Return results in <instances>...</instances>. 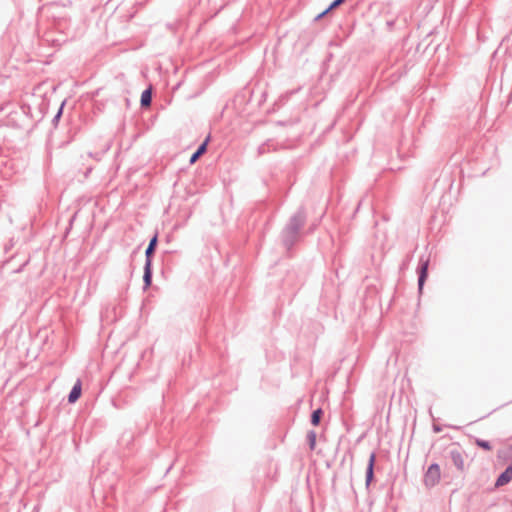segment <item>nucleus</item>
<instances>
[{"mask_svg": "<svg viewBox=\"0 0 512 512\" xmlns=\"http://www.w3.org/2000/svg\"><path fill=\"white\" fill-rule=\"evenodd\" d=\"M307 222V211L304 206H299L290 216L280 232V240L286 251H291L302 235V230Z\"/></svg>", "mask_w": 512, "mask_h": 512, "instance_id": "obj_1", "label": "nucleus"}, {"mask_svg": "<svg viewBox=\"0 0 512 512\" xmlns=\"http://www.w3.org/2000/svg\"><path fill=\"white\" fill-rule=\"evenodd\" d=\"M429 264H430V257L421 255L419 258V261H418L417 269H416L417 275H418L417 288H418L419 294L422 293L425 283L428 279Z\"/></svg>", "mask_w": 512, "mask_h": 512, "instance_id": "obj_2", "label": "nucleus"}, {"mask_svg": "<svg viewBox=\"0 0 512 512\" xmlns=\"http://www.w3.org/2000/svg\"><path fill=\"white\" fill-rule=\"evenodd\" d=\"M441 478L440 466L438 463H431L424 472L423 482L427 488H432L439 483Z\"/></svg>", "mask_w": 512, "mask_h": 512, "instance_id": "obj_3", "label": "nucleus"}, {"mask_svg": "<svg viewBox=\"0 0 512 512\" xmlns=\"http://www.w3.org/2000/svg\"><path fill=\"white\" fill-rule=\"evenodd\" d=\"M255 95L256 89L247 85L235 95L234 101L241 106L252 105Z\"/></svg>", "mask_w": 512, "mask_h": 512, "instance_id": "obj_4", "label": "nucleus"}, {"mask_svg": "<svg viewBox=\"0 0 512 512\" xmlns=\"http://www.w3.org/2000/svg\"><path fill=\"white\" fill-rule=\"evenodd\" d=\"M375 463H376V452L372 451L370 453L367 467H366V472H365V485L367 488L375 480V473H374Z\"/></svg>", "mask_w": 512, "mask_h": 512, "instance_id": "obj_5", "label": "nucleus"}, {"mask_svg": "<svg viewBox=\"0 0 512 512\" xmlns=\"http://www.w3.org/2000/svg\"><path fill=\"white\" fill-rule=\"evenodd\" d=\"M158 231L149 239L148 246L145 250V263H153L154 255L158 246Z\"/></svg>", "mask_w": 512, "mask_h": 512, "instance_id": "obj_6", "label": "nucleus"}, {"mask_svg": "<svg viewBox=\"0 0 512 512\" xmlns=\"http://www.w3.org/2000/svg\"><path fill=\"white\" fill-rule=\"evenodd\" d=\"M176 254V251L171 250H165L162 252L161 255V262H162V273H165L166 271L171 272L174 265V255Z\"/></svg>", "mask_w": 512, "mask_h": 512, "instance_id": "obj_7", "label": "nucleus"}, {"mask_svg": "<svg viewBox=\"0 0 512 512\" xmlns=\"http://www.w3.org/2000/svg\"><path fill=\"white\" fill-rule=\"evenodd\" d=\"M211 140V135L208 134L206 138L200 143L197 147V149L191 154L189 163L194 164L196 163L202 155H204L207 152L208 144Z\"/></svg>", "mask_w": 512, "mask_h": 512, "instance_id": "obj_8", "label": "nucleus"}, {"mask_svg": "<svg viewBox=\"0 0 512 512\" xmlns=\"http://www.w3.org/2000/svg\"><path fill=\"white\" fill-rule=\"evenodd\" d=\"M512 480V461L507 465V467L498 475L495 481L496 487H501Z\"/></svg>", "mask_w": 512, "mask_h": 512, "instance_id": "obj_9", "label": "nucleus"}, {"mask_svg": "<svg viewBox=\"0 0 512 512\" xmlns=\"http://www.w3.org/2000/svg\"><path fill=\"white\" fill-rule=\"evenodd\" d=\"M448 454H449L451 461L455 465V467L460 472H463L464 471V459H463L461 451L458 448H451L448 451Z\"/></svg>", "mask_w": 512, "mask_h": 512, "instance_id": "obj_10", "label": "nucleus"}, {"mask_svg": "<svg viewBox=\"0 0 512 512\" xmlns=\"http://www.w3.org/2000/svg\"><path fill=\"white\" fill-rule=\"evenodd\" d=\"M82 395V382L80 379H77L74 385L72 386L69 394L67 395V402L69 404H74L78 401V399Z\"/></svg>", "mask_w": 512, "mask_h": 512, "instance_id": "obj_11", "label": "nucleus"}, {"mask_svg": "<svg viewBox=\"0 0 512 512\" xmlns=\"http://www.w3.org/2000/svg\"><path fill=\"white\" fill-rule=\"evenodd\" d=\"M143 290L151 287L153 281V263H144Z\"/></svg>", "mask_w": 512, "mask_h": 512, "instance_id": "obj_12", "label": "nucleus"}, {"mask_svg": "<svg viewBox=\"0 0 512 512\" xmlns=\"http://www.w3.org/2000/svg\"><path fill=\"white\" fill-rule=\"evenodd\" d=\"M152 95H153L152 86H148L146 89H144L142 91L141 97H140V106H141V108L146 109V108H149L151 106Z\"/></svg>", "mask_w": 512, "mask_h": 512, "instance_id": "obj_13", "label": "nucleus"}, {"mask_svg": "<svg viewBox=\"0 0 512 512\" xmlns=\"http://www.w3.org/2000/svg\"><path fill=\"white\" fill-rule=\"evenodd\" d=\"M346 0H333L326 9H324L322 12L317 14L313 21L317 22L324 18L328 13H330L332 10L338 8L340 5H342Z\"/></svg>", "mask_w": 512, "mask_h": 512, "instance_id": "obj_14", "label": "nucleus"}, {"mask_svg": "<svg viewBox=\"0 0 512 512\" xmlns=\"http://www.w3.org/2000/svg\"><path fill=\"white\" fill-rule=\"evenodd\" d=\"M53 27L61 34L64 33L65 29L69 27V19L66 17L55 18L53 21Z\"/></svg>", "mask_w": 512, "mask_h": 512, "instance_id": "obj_15", "label": "nucleus"}, {"mask_svg": "<svg viewBox=\"0 0 512 512\" xmlns=\"http://www.w3.org/2000/svg\"><path fill=\"white\" fill-rule=\"evenodd\" d=\"M323 414H324V411L321 407L315 409L312 411L311 415H310V423L313 425V426H318L320 425L321 423V419L323 417Z\"/></svg>", "mask_w": 512, "mask_h": 512, "instance_id": "obj_16", "label": "nucleus"}, {"mask_svg": "<svg viewBox=\"0 0 512 512\" xmlns=\"http://www.w3.org/2000/svg\"><path fill=\"white\" fill-rule=\"evenodd\" d=\"M66 105V100H63L56 112V114L54 115V117L52 118V125L54 128H56L59 124V121L61 119V117L63 116V112H64V107Z\"/></svg>", "mask_w": 512, "mask_h": 512, "instance_id": "obj_17", "label": "nucleus"}, {"mask_svg": "<svg viewBox=\"0 0 512 512\" xmlns=\"http://www.w3.org/2000/svg\"><path fill=\"white\" fill-rule=\"evenodd\" d=\"M307 443L310 450L316 447L317 433L314 430H309L306 435Z\"/></svg>", "mask_w": 512, "mask_h": 512, "instance_id": "obj_18", "label": "nucleus"}, {"mask_svg": "<svg viewBox=\"0 0 512 512\" xmlns=\"http://www.w3.org/2000/svg\"><path fill=\"white\" fill-rule=\"evenodd\" d=\"M475 444L477 447L485 450V451H491L492 450V444L490 441L488 440H484V439H480V438H476L475 439Z\"/></svg>", "mask_w": 512, "mask_h": 512, "instance_id": "obj_19", "label": "nucleus"}, {"mask_svg": "<svg viewBox=\"0 0 512 512\" xmlns=\"http://www.w3.org/2000/svg\"><path fill=\"white\" fill-rule=\"evenodd\" d=\"M257 93H258V99H257V102L255 104V107L259 108L266 101L267 92L264 89L258 88V89H256V94Z\"/></svg>", "mask_w": 512, "mask_h": 512, "instance_id": "obj_20", "label": "nucleus"}, {"mask_svg": "<svg viewBox=\"0 0 512 512\" xmlns=\"http://www.w3.org/2000/svg\"><path fill=\"white\" fill-rule=\"evenodd\" d=\"M271 145H272L271 140H267L266 142L259 145V147L257 149L258 155H264L265 153L269 152Z\"/></svg>", "mask_w": 512, "mask_h": 512, "instance_id": "obj_21", "label": "nucleus"}, {"mask_svg": "<svg viewBox=\"0 0 512 512\" xmlns=\"http://www.w3.org/2000/svg\"><path fill=\"white\" fill-rule=\"evenodd\" d=\"M46 41L51 43L52 46L56 47V46H61L64 42H66V38H49L47 37L46 38Z\"/></svg>", "mask_w": 512, "mask_h": 512, "instance_id": "obj_22", "label": "nucleus"}, {"mask_svg": "<svg viewBox=\"0 0 512 512\" xmlns=\"http://www.w3.org/2000/svg\"><path fill=\"white\" fill-rule=\"evenodd\" d=\"M21 114H23L25 117H28L31 112V107L29 105H23L20 108Z\"/></svg>", "mask_w": 512, "mask_h": 512, "instance_id": "obj_23", "label": "nucleus"}, {"mask_svg": "<svg viewBox=\"0 0 512 512\" xmlns=\"http://www.w3.org/2000/svg\"><path fill=\"white\" fill-rule=\"evenodd\" d=\"M47 109H48V104H47V103L42 102V103L40 104V106H39V111H40V113L42 114V115H41V119L43 118L44 113H45V111H46Z\"/></svg>", "mask_w": 512, "mask_h": 512, "instance_id": "obj_24", "label": "nucleus"}, {"mask_svg": "<svg viewBox=\"0 0 512 512\" xmlns=\"http://www.w3.org/2000/svg\"><path fill=\"white\" fill-rule=\"evenodd\" d=\"M432 430H433L434 433H440L443 430V426L439 425V424H436V423H433Z\"/></svg>", "mask_w": 512, "mask_h": 512, "instance_id": "obj_25", "label": "nucleus"}, {"mask_svg": "<svg viewBox=\"0 0 512 512\" xmlns=\"http://www.w3.org/2000/svg\"><path fill=\"white\" fill-rule=\"evenodd\" d=\"M29 259L25 260L24 263L17 269L14 270L15 273H20L23 271L24 267L28 264Z\"/></svg>", "mask_w": 512, "mask_h": 512, "instance_id": "obj_26", "label": "nucleus"}, {"mask_svg": "<svg viewBox=\"0 0 512 512\" xmlns=\"http://www.w3.org/2000/svg\"><path fill=\"white\" fill-rule=\"evenodd\" d=\"M92 170H93L92 166H89V167L86 168V170L83 173V176H84L85 179H87L89 177V175L92 172Z\"/></svg>", "mask_w": 512, "mask_h": 512, "instance_id": "obj_27", "label": "nucleus"}, {"mask_svg": "<svg viewBox=\"0 0 512 512\" xmlns=\"http://www.w3.org/2000/svg\"><path fill=\"white\" fill-rule=\"evenodd\" d=\"M288 97H289V95H288V94H286V95H282V96L279 98V100L276 102V104H278V103H279V104H283V103H285V102L287 101Z\"/></svg>", "mask_w": 512, "mask_h": 512, "instance_id": "obj_28", "label": "nucleus"}, {"mask_svg": "<svg viewBox=\"0 0 512 512\" xmlns=\"http://www.w3.org/2000/svg\"><path fill=\"white\" fill-rule=\"evenodd\" d=\"M361 204H362V200H360V201L358 202L357 207H356V209H355V211H354V214H356V213L359 211Z\"/></svg>", "mask_w": 512, "mask_h": 512, "instance_id": "obj_29", "label": "nucleus"}, {"mask_svg": "<svg viewBox=\"0 0 512 512\" xmlns=\"http://www.w3.org/2000/svg\"><path fill=\"white\" fill-rule=\"evenodd\" d=\"M76 215H77V213H75V214L71 217V219L69 220V224H70V226H71V225H72V223L74 222V220H75V218H76Z\"/></svg>", "mask_w": 512, "mask_h": 512, "instance_id": "obj_30", "label": "nucleus"}, {"mask_svg": "<svg viewBox=\"0 0 512 512\" xmlns=\"http://www.w3.org/2000/svg\"><path fill=\"white\" fill-rule=\"evenodd\" d=\"M445 426H446V427H448V428H451V429H456V430L460 429V427H458V426H454V425H449V424H447V425H445Z\"/></svg>", "mask_w": 512, "mask_h": 512, "instance_id": "obj_31", "label": "nucleus"}, {"mask_svg": "<svg viewBox=\"0 0 512 512\" xmlns=\"http://www.w3.org/2000/svg\"><path fill=\"white\" fill-rule=\"evenodd\" d=\"M141 246H137L133 251H132V255H135L136 253H138V251L140 250Z\"/></svg>", "mask_w": 512, "mask_h": 512, "instance_id": "obj_32", "label": "nucleus"}, {"mask_svg": "<svg viewBox=\"0 0 512 512\" xmlns=\"http://www.w3.org/2000/svg\"><path fill=\"white\" fill-rule=\"evenodd\" d=\"M387 26L392 28L394 26V21L393 20L387 21Z\"/></svg>", "mask_w": 512, "mask_h": 512, "instance_id": "obj_33", "label": "nucleus"}, {"mask_svg": "<svg viewBox=\"0 0 512 512\" xmlns=\"http://www.w3.org/2000/svg\"><path fill=\"white\" fill-rule=\"evenodd\" d=\"M437 168L433 169L431 175L429 176V178H432L433 176H435L437 174Z\"/></svg>", "mask_w": 512, "mask_h": 512, "instance_id": "obj_34", "label": "nucleus"}, {"mask_svg": "<svg viewBox=\"0 0 512 512\" xmlns=\"http://www.w3.org/2000/svg\"><path fill=\"white\" fill-rule=\"evenodd\" d=\"M17 127H19V128H25V125H24V124H19V125H17Z\"/></svg>", "mask_w": 512, "mask_h": 512, "instance_id": "obj_35", "label": "nucleus"}, {"mask_svg": "<svg viewBox=\"0 0 512 512\" xmlns=\"http://www.w3.org/2000/svg\"><path fill=\"white\" fill-rule=\"evenodd\" d=\"M439 181H440V179H439V178H437V179L435 180L434 185H437V184L439 183Z\"/></svg>", "mask_w": 512, "mask_h": 512, "instance_id": "obj_36", "label": "nucleus"}, {"mask_svg": "<svg viewBox=\"0 0 512 512\" xmlns=\"http://www.w3.org/2000/svg\"><path fill=\"white\" fill-rule=\"evenodd\" d=\"M429 414L433 417L431 408L429 409Z\"/></svg>", "mask_w": 512, "mask_h": 512, "instance_id": "obj_37", "label": "nucleus"}]
</instances>
